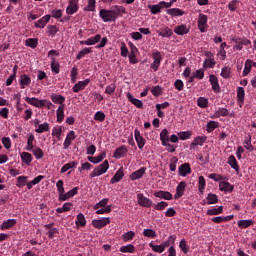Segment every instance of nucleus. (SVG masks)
Segmentation results:
<instances>
[{"label": "nucleus", "mask_w": 256, "mask_h": 256, "mask_svg": "<svg viewBox=\"0 0 256 256\" xmlns=\"http://www.w3.org/2000/svg\"><path fill=\"white\" fill-rule=\"evenodd\" d=\"M127 13V10L123 6L115 5L110 10L101 9L99 11V17L104 23H111L117 21L119 17H123Z\"/></svg>", "instance_id": "obj_1"}, {"label": "nucleus", "mask_w": 256, "mask_h": 256, "mask_svg": "<svg viewBox=\"0 0 256 256\" xmlns=\"http://www.w3.org/2000/svg\"><path fill=\"white\" fill-rule=\"evenodd\" d=\"M109 169V161L105 160L102 164L94 168V170L90 173V177H100V175H104L107 173Z\"/></svg>", "instance_id": "obj_2"}, {"label": "nucleus", "mask_w": 256, "mask_h": 256, "mask_svg": "<svg viewBox=\"0 0 256 256\" xmlns=\"http://www.w3.org/2000/svg\"><path fill=\"white\" fill-rule=\"evenodd\" d=\"M152 59L153 63L150 65V68L153 69V71H157L159 67H161V61L163 57L161 56V52L156 51L152 53Z\"/></svg>", "instance_id": "obj_3"}, {"label": "nucleus", "mask_w": 256, "mask_h": 256, "mask_svg": "<svg viewBox=\"0 0 256 256\" xmlns=\"http://www.w3.org/2000/svg\"><path fill=\"white\" fill-rule=\"evenodd\" d=\"M137 201H138V205H140V207H151V205H153V201L147 197H145V195L143 193H138L137 194Z\"/></svg>", "instance_id": "obj_4"}, {"label": "nucleus", "mask_w": 256, "mask_h": 256, "mask_svg": "<svg viewBox=\"0 0 256 256\" xmlns=\"http://www.w3.org/2000/svg\"><path fill=\"white\" fill-rule=\"evenodd\" d=\"M79 11V0H70L66 8L67 15H75Z\"/></svg>", "instance_id": "obj_5"}, {"label": "nucleus", "mask_w": 256, "mask_h": 256, "mask_svg": "<svg viewBox=\"0 0 256 256\" xmlns=\"http://www.w3.org/2000/svg\"><path fill=\"white\" fill-rule=\"evenodd\" d=\"M111 220L109 218H101L92 220V225L95 229H103V227L109 225Z\"/></svg>", "instance_id": "obj_6"}, {"label": "nucleus", "mask_w": 256, "mask_h": 256, "mask_svg": "<svg viewBox=\"0 0 256 256\" xmlns=\"http://www.w3.org/2000/svg\"><path fill=\"white\" fill-rule=\"evenodd\" d=\"M207 15L200 14L198 18V29L200 30V33H205L207 31Z\"/></svg>", "instance_id": "obj_7"}, {"label": "nucleus", "mask_w": 256, "mask_h": 256, "mask_svg": "<svg viewBox=\"0 0 256 256\" xmlns=\"http://www.w3.org/2000/svg\"><path fill=\"white\" fill-rule=\"evenodd\" d=\"M191 174V165L189 163H184L178 168V175L180 177H187V175Z\"/></svg>", "instance_id": "obj_8"}, {"label": "nucleus", "mask_w": 256, "mask_h": 256, "mask_svg": "<svg viewBox=\"0 0 256 256\" xmlns=\"http://www.w3.org/2000/svg\"><path fill=\"white\" fill-rule=\"evenodd\" d=\"M89 83H91V80L89 79H85L84 81L77 82L72 88L73 93H79V91H83L85 87L89 85Z\"/></svg>", "instance_id": "obj_9"}, {"label": "nucleus", "mask_w": 256, "mask_h": 256, "mask_svg": "<svg viewBox=\"0 0 256 256\" xmlns=\"http://www.w3.org/2000/svg\"><path fill=\"white\" fill-rule=\"evenodd\" d=\"M186 187H187V183H185V181L180 182L176 187V194L174 195V199H181V197L185 195Z\"/></svg>", "instance_id": "obj_10"}, {"label": "nucleus", "mask_w": 256, "mask_h": 256, "mask_svg": "<svg viewBox=\"0 0 256 256\" xmlns=\"http://www.w3.org/2000/svg\"><path fill=\"white\" fill-rule=\"evenodd\" d=\"M206 57H208V59H206L203 63V67L204 68H209V69H213L216 65L215 59H213V53L211 52H206Z\"/></svg>", "instance_id": "obj_11"}, {"label": "nucleus", "mask_w": 256, "mask_h": 256, "mask_svg": "<svg viewBox=\"0 0 256 256\" xmlns=\"http://www.w3.org/2000/svg\"><path fill=\"white\" fill-rule=\"evenodd\" d=\"M100 41H101V35L96 34L95 36H92L87 40L80 41V45H96V43H99Z\"/></svg>", "instance_id": "obj_12"}, {"label": "nucleus", "mask_w": 256, "mask_h": 256, "mask_svg": "<svg viewBox=\"0 0 256 256\" xmlns=\"http://www.w3.org/2000/svg\"><path fill=\"white\" fill-rule=\"evenodd\" d=\"M75 131H70L66 138L65 141L63 143V149L67 150L69 149V147H71V143H73V141H75Z\"/></svg>", "instance_id": "obj_13"}, {"label": "nucleus", "mask_w": 256, "mask_h": 256, "mask_svg": "<svg viewBox=\"0 0 256 256\" xmlns=\"http://www.w3.org/2000/svg\"><path fill=\"white\" fill-rule=\"evenodd\" d=\"M51 21V15L47 14L44 17L40 18L38 21L35 22V27L38 29H45V25Z\"/></svg>", "instance_id": "obj_14"}, {"label": "nucleus", "mask_w": 256, "mask_h": 256, "mask_svg": "<svg viewBox=\"0 0 256 256\" xmlns=\"http://www.w3.org/2000/svg\"><path fill=\"white\" fill-rule=\"evenodd\" d=\"M209 81L212 85V91L214 93H221V88L219 87V80L217 79V76L215 75H210Z\"/></svg>", "instance_id": "obj_15"}, {"label": "nucleus", "mask_w": 256, "mask_h": 256, "mask_svg": "<svg viewBox=\"0 0 256 256\" xmlns=\"http://www.w3.org/2000/svg\"><path fill=\"white\" fill-rule=\"evenodd\" d=\"M127 99L132 105L137 107V109H143V102L135 97H133V94L131 92H128L127 94Z\"/></svg>", "instance_id": "obj_16"}, {"label": "nucleus", "mask_w": 256, "mask_h": 256, "mask_svg": "<svg viewBox=\"0 0 256 256\" xmlns=\"http://www.w3.org/2000/svg\"><path fill=\"white\" fill-rule=\"evenodd\" d=\"M134 137L136 139L138 148L143 149V147H145V138H143V136H141V132L138 129H135Z\"/></svg>", "instance_id": "obj_17"}, {"label": "nucleus", "mask_w": 256, "mask_h": 256, "mask_svg": "<svg viewBox=\"0 0 256 256\" xmlns=\"http://www.w3.org/2000/svg\"><path fill=\"white\" fill-rule=\"evenodd\" d=\"M147 171L146 167H141L140 169L136 170L132 174H130L131 181H137V179H141L145 175V172Z\"/></svg>", "instance_id": "obj_18"}, {"label": "nucleus", "mask_w": 256, "mask_h": 256, "mask_svg": "<svg viewBox=\"0 0 256 256\" xmlns=\"http://www.w3.org/2000/svg\"><path fill=\"white\" fill-rule=\"evenodd\" d=\"M125 155H127V146L122 145L118 148H116L113 157L115 159H121L122 157H125Z\"/></svg>", "instance_id": "obj_19"}, {"label": "nucleus", "mask_w": 256, "mask_h": 256, "mask_svg": "<svg viewBox=\"0 0 256 256\" xmlns=\"http://www.w3.org/2000/svg\"><path fill=\"white\" fill-rule=\"evenodd\" d=\"M220 191H224L225 193H233L234 186L227 181H221L219 183Z\"/></svg>", "instance_id": "obj_20"}, {"label": "nucleus", "mask_w": 256, "mask_h": 256, "mask_svg": "<svg viewBox=\"0 0 256 256\" xmlns=\"http://www.w3.org/2000/svg\"><path fill=\"white\" fill-rule=\"evenodd\" d=\"M154 197H158L159 199H165L166 201H171V199H173V194L167 191L160 190L154 193Z\"/></svg>", "instance_id": "obj_21"}, {"label": "nucleus", "mask_w": 256, "mask_h": 256, "mask_svg": "<svg viewBox=\"0 0 256 256\" xmlns=\"http://www.w3.org/2000/svg\"><path fill=\"white\" fill-rule=\"evenodd\" d=\"M19 85L22 89L29 87V85H31V77H29L27 74L20 75Z\"/></svg>", "instance_id": "obj_22"}, {"label": "nucleus", "mask_w": 256, "mask_h": 256, "mask_svg": "<svg viewBox=\"0 0 256 256\" xmlns=\"http://www.w3.org/2000/svg\"><path fill=\"white\" fill-rule=\"evenodd\" d=\"M78 192H79V188L74 187L73 189H71L67 193H64L61 196V198L59 199V201H67V199H71V197H75V195H77Z\"/></svg>", "instance_id": "obj_23"}, {"label": "nucleus", "mask_w": 256, "mask_h": 256, "mask_svg": "<svg viewBox=\"0 0 256 256\" xmlns=\"http://www.w3.org/2000/svg\"><path fill=\"white\" fill-rule=\"evenodd\" d=\"M56 115L58 123H63V119H65V104H62L58 107Z\"/></svg>", "instance_id": "obj_24"}, {"label": "nucleus", "mask_w": 256, "mask_h": 256, "mask_svg": "<svg viewBox=\"0 0 256 256\" xmlns=\"http://www.w3.org/2000/svg\"><path fill=\"white\" fill-rule=\"evenodd\" d=\"M123 177H125V173H123V167H121L116 173L115 175L111 178L110 183H119V181H121V179H123Z\"/></svg>", "instance_id": "obj_25"}, {"label": "nucleus", "mask_w": 256, "mask_h": 256, "mask_svg": "<svg viewBox=\"0 0 256 256\" xmlns=\"http://www.w3.org/2000/svg\"><path fill=\"white\" fill-rule=\"evenodd\" d=\"M167 13L171 15V17H183V15H185V12L179 8L168 9Z\"/></svg>", "instance_id": "obj_26"}, {"label": "nucleus", "mask_w": 256, "mask_h": 256, "mask_svg": "<svg viewBox=\"0 0 256 256\" xmlns=\"http://www.w3.org/2000/svg\"><path fill=\"white\" fill-rule=\"evenodd\" d=\"M21 160L25 165H31V162L33 161V156L29 152H22L20 154Z\"/></svg>", "instance_id": "obj_27"}, {"label": "nucleus", "mask_w": 256, "mask_h": 256, "mask_svg": "<svg viewBox=\"0 0 256 256\" xmlns=\"http://www.w3.org/2000/svg\"><path fill=\"white\" fill-rule=\"evenodd\" d=\"M244 148L247 149L250 153L255 151V147H253V144L251 143V135L245 137V140L243 142Z\"/></svg>", "instance_id": "obj_28"}, {"label": "nucleus", "mask_w": 256, "mask_h": 256, "mask_svg": "<svg viewBox=\"0 0 256 256\" xmlns=\"http://www.w3.org/2000/svg\"><path fill=\"white\" fill-rule=\"evenodd\" d=\"M229 115V110L227 108H218L214 113L213 119H219V117H227Z\"/></svg>", "instance_id": "obj_29"}, {"label": "nucleus", "mask_w": 256, "mask_h": 256, "mask_svg": "<svg viewBox=\"0 0 256 256\" xmlns=\"http://www.w3.org/2000/svg\"><path fill=\"white\" fill-rule=\"evenodd\" d=\"M16 224H17L16 219H8L1 224L0 229L2 230L11 229V227L15 226Z\"/></svg>", "instance_id": "obj_30"}, {"label": "nucleus", "mask_w": 256, "mask_h": 256, "mask_svg": "<svg viewBox=\"0 0 256 256\" xmlns=\"http://www.w3.org/2000/svg\"><path fill=\"white\" fill-rule=\"evenodd\" d=\"M174 33H176V35H187V33H189V28L182 24L174 28Z\"/></svg>", "instance_id": "obj_31"}, {"label": "nucleus", "mask_w": 256, "mask_h": 256, "mask_svg": "<svg viewBox=\"0 0 256 256\" xmlns=\"http://www.w3.org/2000/svg\"><path fill=\"white\" fill-rule=\"evenodd\" d=\"M160 141L162 145H168L169 143V131H167L166 128H164L160 133Z\"/></svg>", "instance_id": "obj_32"}, {"label": "nucleus", "mask_w": 256, "mask_h": 256, "mask_svg": "<svg viewBox=\"0 0 256 256\" xmlns=\"http://www.w3.org/2000/svg\"><path fill=\"white\" fill-rule=\"evenodd\" d=\"M75 223L77 227H85V225H87V220L85 219V215L83 213H79L77 215V220Z\"/></svg>", "instance_id": "obj_33"}, {"label": "nucleus", "mask_w": 256, "mask_h": 256, "mask_svg": "<svg viewBox=\"0 0 256 256\" xmlns=\"http://www.w3.org/2000/svg\"><path fill=\"white\" fill-rule=\"evenodd\" d=\"M228 165H230L232 169H235L236 172H239V164H237V159L234 155L228 157Z\"/></svg>", "instance_id": "obj_34"}, {"label": "nucleus", "mask_w": 256, "mask_h": 256, "mask_svg": "<svg viewBox=\"0 0 256 256\" xmlns=\"http://www.w3.org/2000/svg\"><path fill=\"white\" fill-rule=\"evenodd\" d=\"M59 33V28L55 25H48L47 26V35L48 37H55Z\"/></svg>", "instance_id": "obj_35"}, {"label": "nucleus", "mask_w": 256, "mask_h": 256, "mask_svg": "<svg viewBox=\"0 0 256 256\" xmlns=\"http://www.w3.org/2000/svg\"><path fill=\"white\" fill-rule=\"evenodd\" d=\"M77 165H78V163L76 161L69 162L61 168L60 173H67V171H69V169H75V167H77Z\"/></svg>", "instance_id": "obj_36"}, {"label": "nucleus", "mask_w": 256, "mask_h": 256, "mask_svg": "<svg viewBox=\"0 0 256 256\" xmlns=\"http://www.w3.org/2000/svg\"><path fill=\"white\" fill-rule=\"evenodd\" d=\"M252 65H253V60L247 59L245 62L244 70H243V77H247V75L251 73Z\"/></svg>", "instance_id": "obj_37"}, {"label": "nucleus", "mask_w": 256, "mask_h": 256, "mask_svg": "<svg viewBox=\"0 0 256 256\" xmlns=\"http://www.w3.org/2000/svg\"><path fill=\"white\" fill-rule=\"evenodd\" d=\"M133 239H135L134 231H128L122 234V241H124V243H127V241H133Z\"/></svg>", "instance_id": "obj_38"}, {"label": "nucleus", "mask_w": 256, "mask_h": 256, "mask_svg": "<svg viewBox=\"0 0 256 256\" xmlns=\"http://www.w3.org/2000/svg\"><path fill=\"white\" fill-rule=\"evenodd\" d=\"M105 152L101 153L99 156L97 157H88V161H90V163H94V165H97V163H101V161H103V159H105Z\"/></svg>", "instance_id": "obj_39"}, {"label": "nucleus", "mask_w": 256, "mask_h": 256, "mask_svg": "<svg viewBox=\"0 0 256 256\" xmlns=\"http://www.w3.org/2000/svg\"><path fill=\"white\" fill-rule=\"evenodd\" d=\"M158 35L160 37H167V38H169V37H171V35H173V30L169 29L168 27H166V28L160 29L158 31Z\"/></svg>", "instance_id": "obj_40"}, {"label": "nucleus", "mask_w": 256, "mask_h": 256, "mask_svg": "<svg viewBox=\"0 0 256 256\" xmlns=\"http://www.w3.org/2000/svg\"><path fill=\"white\" fill-rule=\"evenodd\" d=\"M89 53H93V49L91 48H83L80 50L76 56V59L79 61L80 59H83L85 55H89Z\"/></svg>", "instance_id": "obj_41"}, {"label": "nucleus", "mask_w": 256, "mask_h": 256, "mask_svg": "<svg viewBox=\"0 0 256 256\" xmlns=\"http://www.w3.org/2000/svg\"><path fill=\"white\" fill-rule=\"evenodd\" d=\"M205 177L203 176H199L198 178V191L201 195H203L204 191H205Z\"/></svg>", "instance_id": "obj_42"}, {"label": "nucleus", "mask_w": 256, "mask_h": 256, "mask_svg": "<svg viewBox=\"0 0 256 256\" xmlns=\"http://www.w3.org/2000/svg\"><path fill=\"white\" fill-rule=\"evenodd\" d=\"M64 182L63 180H58L56 183V187H57V191L59 193V200L61 199V197H63V194L65 193V187L63 186Z\"/></svg>", "instance_id": "obj_43"}, {"label": "nucleus", "mask_w": 256, "mask_h": 256, "mask_svg": "<svg viewBox=\"0 0 256 256\" xmlns=\"http://www.w3.org/2000/svg\"><path fill=\"white\" fill-rule=\"evenodd\" d=\"M206 199L207 205H215V203H219V198L213 193H209Z\"/></svg>", "instance_id": "obj_44"}, {"label": "nucleus", "mask_w": 256, "mask_h": 256, "mask_svg": "<svg viewBox=\"0 0 256 256\" xmlns=\"http://www.w3.org/2000/svg\"><path fill=\"white\" fill-rule=\"evenodd\" d=\"M121 253H135V246L133 244H127L120 248Z\"/></svg>", "instance_id": "obj_45"}, {"label": "nucleus", "mask_w": 256, "mask_h": 256, "mask_svg": "<svg viewBox=\"0 0 256 256\" xmlns=\"http://www.w3.org/2000/svg\"><path fill=\"white\" fill-rule=\"evenodd\" d=\"M38 108L41 107H47V109H51V107H53V103H51V101L47 100V99H38Z\"/></svg>", "instance_id": "obj_46"}, {"label": "nucleus", "mask_w": 256, "mask_h": 256, "mask_svg": "<svg viewBox=\"0 0 256 256\" xmlns=\"http://www.w3.org/2000/svg\"><path fill=\"white\" fill-rule=\"evenodd\" d=\"M205 143V140L203 139V137L198 136L194 139V141L191 143L190 145V149L193 150L195 149V147H197V145H203Z\"/></svg>", "instance_id": "obj_47"}, {"label": "nucleus", "mask_w": 256, "mask_h": 256, "mask_svg": "<svg viewBox=\"0 0 256 256\" xmlns=\"http://www.w3.org/2000/svg\"><path fill=\"white\" fill-rule=\"evenodd\" d=\"M217 127H219V122L216 121H209L207 123V128L206 131L208 133H213V131H215V129H217Z\"/></svg>", "instance_id": "obj_48"}, {"label": "nucleus", "mask_w": 256, "mask_h": 256, "mask_svg": "<svg viewBox=\"0 0 256 256\" xmlns=\"http://www.w3.org/2000/svg\"><path fill=\"white\" fill-rule=\"evenodd\" d=\"M50 67H51L53 73H55L56 75L59 73V71H60L59 70V62L54 57L51 58Z\"/></svg>", "instance_id": "obj_49"}, {"label": "nucleus", "mask_w": 256, "mask_h": 256, "mask_svg": "<svg viewBox=\"0 0 256 256\" xmlns=\"http://www.w3.org/2000/svg\"><path fill=\"white\" fill-rule=\"evenodd\" d=\"M49 131V123L44 122L43 124L38 125V127L35 129L36 133H45Z\"/></svg>", "instance_id": "obj_50"}, {"label": "nucleus", "mask_w": 256, "mask_h": 256, "mask_svg": "<svg viewBox=\"0 0 256 256\" xmlns=\"http://www.w3.org/2000/svg\"><path fill=\"white\" fill-rule=\"evenodd\" d=\"M237 99L239 103H243V101H245V89L243 87H238Z\"/></svg>", "instance_id": "obj_51"}, {"label": "nucleus", "mask_w": 256, "mask_h": 256, "mask_svg": "<svg viewBox=\"0 0 256 256\" xmlns=\"http://www.w3.org/2000/svg\"><path fill=\"white\" fill-rule=\"evenodd\" d=\"M33 141H35V135L30 134L27 139L26 151H33V147H34Z\"/></svg>", "instance_id": "obj_52"}, {"label": "nucleus", "mask_w": 256, "mask_h": 256, "mask_svg": "<svg viewBox=\"0 0 256 256\" xmlns=\"http://www.w3.org/2000/svg\"><path fill=\"white\" fill-rule=\"evenodd\" d=\"M252 223L253 220H239L238 227H240V229H247V227H251Z\"/></svg>", "instance_id": "obj_53"}, {"label": "nucleus", "mask_w": 256, "mask_h": 256, "mask_svg": "<svg viewBox=\"0 0 256 256\" xmlns=\"http://www.w3.org/2000/svg\"><path fill=\"white\" fill-rule=\"evenodd\" d=\"M30 151H32L35 159H38V160L39 159H43L44 153H43V150L41 148L36 147V148H34V149L30 150Z\"/></svg>", "instance_id": "obj_54"}, {"label": "nucleus", "mask_w": 256, "mask_h": 256, "mask_svg": "<svg viewBox=\"0 0 256 256\" xmlns=\"http://www.w3.org/2000/svg\"><path fill=\"white\" fill-rule=\"evenodd\" d=\"M221 77L223 79H231V68L229 66L222 68Z\"/></svg>", "instance_id": "obj_55"}, {"label": "nucleus", "mask_w": 256, "mask_h": 256, "mask_svg": "<svg viewBox=\"0 0 256 256\" xmlns=\"http://www.w3.org/2000/svg\"><path fill=\"white\" fill-rule=\"evenodd\" d=\"M144 237H149L150 239H155L157 237V232L153 229H144L143 231Z\"/></svg>", "instance_id": "obj_56"}, {"label": "nucleus", "mask_w": 256, "mask_h": 256, "mask_svg": "<svg viewBox=\"0 0 256 256\" xmlns=\"http://www.w3.org/2000/svg\"><path fill=\"white\" fill-rule=\"evenodd\" d=\"M148 8L150 9L152 15H157V13H161V4L149 5Z\"/></svg>", "instance_id": "obj_57"}, {"label": "nucleus", "mask_w": 256, "mask_h": 256, "mask_svg": "<svg viewBox=\"0 0 256 256\" xmlns=\"http://www.w3.org/2000/svg\"><path fill=\"white\" fill-rule=\"evenodd\" d=\"M149 247L152 248V251H154L155 253H163V251H165L164 246H162V244L155 245L153 244V242H150Z\"/></svg>", "instance_id": "obj_58"}, {"label": "nucleus", "mask_w": 256, "mask_h": 256, "mask_svg": "<svg viewBox=\"0 0 256 256\" xmlns=\"http://www.w3.org/2000/svg\"><path fill=\"white\" fill-rule=\"evenodd\" d=\"M223 213V206H219L218 208H211L207 211V215H221Z\"/></svg>", "instance_id": "obj_59"}, {"label": "nucleus", "mask_w": 256, "mask_h": 256, "mask_svg": "<svg viewBox=\"0 0 256 256\" xmlns=\"http://www.w3.org/2000/svg\"><path fill=\"white\" fill-rule=\"evenodd\" d=\"M77 75H79V70L74 66L70 72L71 83H77Z\"/></svg>", "instance_id": "obj_60"}, {"label": "nucleus", "mask_w": 256, "mask_h": 256, "mask_svg": "<svg viewBox=\"0 0 256 256\" xmlns=\"http://www.w3.org/2000/svg\"><path fill=\"white\" fill-rule=\"evenodd\" d=\"M26 185H27V176H19L17 178L16 186L21 188V187H25Z\"/></svg>", "instance_id": "obj_61"}, {"label": "nucleus", "mask_w": 256, "mask_h": 256, "mask_svg": "<svg viewBox=\"0 0 256 256\" xmlns=\"http://www.w3.org/2000/svg\"><path fill=\"white\" fill-rule=\"evenodd\" d=\"M97 1L96 0H88V4L86 7H84V11H95V5Z\"/></svg>", "instance_id": "obj_62"}, {"label": "nucleus", "mask_w": 256, "mask_h": 256, "mask_svg": "<svg viewBox=\"0 0 256 256\" xmlns=\"http://www.w3.org/2000/svg\"><path fill=\"white\" fill-rule=\"evenodd\" d=\"M209 103V100H207L206 98L203 97H199L197 100V105L198 107H201V109H205V107H207Z\"/></svg>", "instance_id": "obj_63"}, {"label": "nucleus", "mask_w": 256, "mask_h": 256, "mask_svg": "<svg viewBox=\"0 0 256 256\" xmlns=\"http://www.w3.org/2000/svg\"><path fill=\"white\" fill-rule=\"evenodd\" d=\"M52 101L53 103H59L60 105H63V103H65V97L62 95H55L52 96Z\"/></svg>", "instance_id": "obj_64"}]
</instances>
